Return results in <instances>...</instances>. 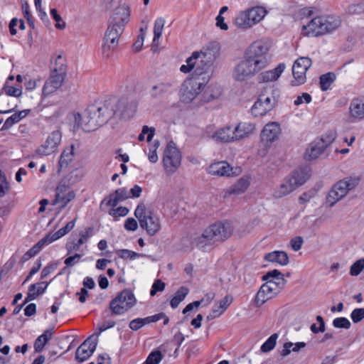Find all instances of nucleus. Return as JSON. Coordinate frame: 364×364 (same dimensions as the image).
<instances>
[{
    "mask_svg": "<svg viewBox=\"0 0 364 364\" xmlns=\"http://www.w3.org/2000/svg\"><path fill=\"white\" fill-rule=\"evenodd\" d=\"M18 117L14 113L11 117L6 119V120L4 122L1 129L2 130H7L10 129L14 124L18 123L19 121L18 119Z\"/></svg>",
    "mask_w": 364,
    "mask_h": 364,
    "instance_id": "obj_59",
    "label": "nucleus"
},
{
    "mask_svg": "<svg viewBox=\"0 0 364 364\" xmlns=\"http://www.w3.org/2000/svg\"><path fill=\"white\" fill-rule=\"evenodd\" d=\"M264 259L268 262L279 263L282 266L287 265L289 262L287 253L284 251L269 252L264 255Z\"/></svg>",
    "mask_w": 364,
    "mask_h": 364,
    "instance_id": "obj_29",
    "label": "nucleus"
},
{
    "mask_svg": "<svg viewBox=\"0 0 364 364\" xmlns=\"http://www.w3.org/2000/svg\"><path fill=\"white\" fill-rule=\"evenodd\" d=\"M304 240L301 237L298 236L291 240V247L294 251H299L303 245Z\"/></svg>",
    "mask_w": 364,
    "mask_h": 364,
    "instance_id": "obj_61",
    "label": "nucleus"
},
{
    "mask_svg": "<svg viewBox=\"0 0 364 364\" xmlns=\"http://www.w3.org/2000/svg\"><path fill=\"white\" fill-rule=\"evenodd\" d=\"M129 213V209L126 207L120 206L117 208H112L109 210V214L114 218L124 217Z\"/></svg>",
    "mask_w": 364,
    "mask_h": 364,
    "instance_id": "obj_50",
    "label": "nucleus"
},
{
    "mask_svg": "<svg viewBox=\"0 0 364 364\" xmlns=\"http://www.w3.org/2000/svg\"><path fill=\"white\" fill-rule=\"evenodd\" d=\"M60 87L61 85H58L55 81H53L50 78H48L45 82V84L42 90L43 96L47 97L53 94L59 88H60Z\"/></svg>",
    "mask_w": 364,
    "mask_h": 364,
    "instance_id": "obj_38",
    "label": "nucleus"
},
{
    "mask_svg": "<svg viewBox=\"0 0 364 364\" xmlns=\"http://www.w3.org/2000/svg\"><path fill=\"white\" fill-rule=\"evenodd\" d=\"M336 138V132L333 129H331L327 131L322 136L318 139V141L325 144V146L327 148Z\"/></svg>",
    "mask_w": 364,
    "mask_h": 364,
    "instance_id": "obj_42",
    "label": "nucleus"
},
{
    "mask_svg": "<svg viewBox=\"0 0 364 364\" xmlns=\"http://www.w3.org/2000/svg\"><path fill=\"white\" fill-rule=\"evenodd\" d=\"M162 359L161 353L159 350L151 352L144 364H159Z\"/></svg>",
    "mask_w": 364,
    "mask_h": 364,
    "instance_id": "obj_47",
    "label": "nucleus"
},
{
    "mask_svg": "<svg viewBox=\"0 0 364 364\" xmlns=\"http://www.w3.org/2000/svg\"><path fill=\"white\" fill-rule=\"evenodd\" d=\"M350 318L354 323H358L364 318V308L355 309L350 314Z\"/></svg>",
    "mask_w": 364,
    "mask_h": 364,
    "instance_id": "obj_53",
    "label": "nucleus"
},
{
    "mask_svg": "<svg viewBox=\"0 0 364 364\" xmlns=\"http://www.w3.org/2000/svg\"><path fill=\"white\" fill-rule=\"evenodd\" d=\"M189 292L188 288L183 286L181 287L175 293L173 297L170 301V305L173 309L178 306L179 304L184 300Z\"/></svg>",
    "mask_w": 364,
    "mask_h": 364,
    "instance_id": "obj_35",
    "label": "nucleus"
},
{
    "mask_svg": "<svg viewBox=\"0 0 364 364\" xmlns=\"http://www.w3.org/2000/svg\"><path fill=\"white\" fill-rule=\"evenodd\" d=\"M281 291L272 282L266 281L261 286L255 296V303L256 306L258 307L261 306L267 301L276 296Z\"/></svg>",
    "mask_w": 364,
    "mask_h": 364,
    "instance_id": "obj_16",
    "label": "nucleus"
},
{
    "mask_svg": "<svg viewBox=\"0 0 364 364\" xmlns=\"http://www.w3.org/2000/svg\"><path fill=\"white\" fill-rule=\"evenodd\" d=\"M181 154L173 141H170L164 150L163 164L166 173H173L181 165Z\"/></svg>",
    "mask_w": 364,
    "mask_h": 364,
    "instance_id": "obj_13",
    "label": "nucleus"
},
{
    "mask_svg": "<svg viewBox=\"0 0 364 364\" xmlns=\"http://www.w3.org/2000/svg\"><path fill=\"white\" fill-rule=\"evenodd\" d=\"M173 85V81L172 80L161 81L152 86L149 93L152 97L156 98L166 94L171 93Z\"/></svg>",
    "mask_w": 364,
    "mask_h": 364,
    "instance_id": "obj_23",
    "label": "nucleus"
},
{
    "mask_svg": "<svg viewBox=\"0 0 364 364\" xmlns=\"http://www.w3.org/2000/svg\"><path fill=\"white\" fill-rule=\"evenodd\" d=\"M311 101V96L306 92L302 93L301 95L298 96L294 101V105L298 106L304 102L309 103Z\"/></svg>",
    "mask_w": 364,
    "mask_h": 364,
    "instance_id": "obj_62",
    "label": "nucleus"
},
{
    "mask_svg": "<svg viewBox=\"0 0 364 364\" xmlns=\"http://www.w3.org/2000/svg\"><path fill=\"white\" fill-rule=\"evenodd\" d=\"M62 134L59 130L51 132L46 141L36 151L41 156H48L55 151L61 141Z\"/></svg>",
    "mask_w": 364,
    "mask_h": 364,
    "instance_id": "obj_18",
    "label": "nucleus"
},
{
    "mask_svg": "<svg viewBox=\"0 0 364 364\" xmlns=\"http://www.w3.org/2000/svg\"><path fill=\"white\" fill-rule=\"evenodd\" d=\"M364 269V259H360L354 262L350 267V274L352 276H358Z\"/></svg>",
    "mask_w": 364,
    "mask_h": 364,
    "instance_id": "obj_48",
    "label": "nucleus"
},
{
    "mask_svg": "<svg viewBox=\"0 0 364 364\" xmlns=\"http://www.w3.org/2000/svg\"><path fill=\"white\" fill-rule=\"evenodd\" d=\"M129 328L133 331H137L144 326L141 318H137L130 321Z\"/></svg>",
    "mask_w": 364,
    "mask_h": 364,
    "instance_id": "obj_64",
    "label": "nucleus"
},
{
    "mask_svg": "<svg viewBox=\"0 0 364 364\" xmlns=\"http://www.w3.org/2000/svg\"><path fill=\"white\" fill-rule=\"evenodd\" d=\"M46 240L47 239L45 237L42 238L36 245H34L30 250H28L29 254H31L33 257L34 256H36L38 252H40L43 247L49 245Z\"/></svg>",
    "mask_w": 364,
    "mask_h": 364,
    "instance_id": "obj_45",
    "label": "nucleus"
},
{
    "mask_svg": "<svg viewBox=\"0 0 364 364\" xmlns=\"http://www.w3.org/2000/svg\"><path fill=\"white\" fill-rule=\"evenodd\" d=\"M130 197L129 193L124 188L117 189L114 193H110L107 197L104 198L101 203L100 208L103 210V206L115 207L119 202L123 201Z\"/></svg>",
    "mask_w": 364,
    "mask_h": 364,
    "instance_id": "obj_20",
    "label": "nucleus"
},
{
    "mask_svg": "<svg viewBox=\"0 0 364 364\" xmlns=\"http://www.w3.org/2000/svg\"><path fill=\"white\" fill-rule=\"evenodd\" d=\"M316 321L319 323V327H317L316 323H313L310 327L311 331L315 334L318 333L319 332H324L326 330V326L323 317L321 316H317Z\"/></svg>",
    "mask_w": 364,
    "mask_h": 364,
    "instance_id": "obj_49",
    "label": "nucleus"
},
{
    "mask_svg": "<svg viewBox=\"0 0 364 364\" xmlns=\"http://www.w3.org/2000/svg\"><path fill=\"white\" fill-rule=\"evenodd\" d=\"M66 233L65 230L62 228L59 229L57 232H55L53 234H48L44 237L46 238L48 243L50 244L53 242L58 240L59 238L62 237L63 236L65 235Z\"/></svg>",
    "mask_w": 364,
    "mask_h": 364,
    "instance_id": "obj_54",
    "label": "nucleus"
},
{
    "mask_svg": "<svg viewBox=\"0 0 364 364\" xmlns=\"http://www.w3.org/2000/svg\"><path fill=\"white\" fill-rule=\"evenodd\" d=\"M235 141L248 136L255 130V125L251 122H240L233 128Z\"/></svg>",
    "mask_w": 364,
    "mask_h": 364,
    "instance_id": "obj_25",
    "label": "nucleus"
},
{
    "mask_svg": "<svg viewBox=\"0 0 364 364\" xmlns=\"http://www.w3.org/2000/svg\"><path fill=\"white\" fill-rule=\"evenodd\" d=\"M5 93L9 96L19 97L22 94V90L21 86L14 87L8 85L6 82L4 87Z\"/></svg>",
    "mask_w": 364,
    "mask_h": 364,
    "instance_id": "obj_44",
    "label": "nucleus"
},
{
    "mask_svg": "<svg viewBox=\"0 0 364 364\" xmlns=\"http://www.w3.org/2000/svg\"><path fill=\"white\" fill-rule=\"evenodd\" d=\"M280 133L281 129L278 123H268L261 132V141L265 146H269L279 138Z\"/></svg>",
    "mask_w": 364,
    "mask_h": 364,
    "instance_id": "obj_19",
    "label": "nucleus"
},
{
    "mask_svg": "<svg viewBox=\"0 0 364 364\" xmlns=\"http://www.w3.org/2000/svg\"><path fill=\"white\" fill-rule=\"evenodd\" d=\"M341 25L338 18L334 16H316L303 26L302 33L306 36H318L331 33Z\"/></svg>",
    "mask_w": 364,
    "mask_h": 364,
    "instance_id": "obj_5",
    "label": "nucleus"
},
{
    "mask_svg": "<svg viewBox=\"0 0 364 364\" xmlns=\"http://www.w3.org/2000/svg\"><path fill=\"white\" fill-rule=\"evenodd\" d=\"M232 301V297L230 295L225 296L223 299L220 300L213 307V314L214 317H217L223 314Z\"/></svg>",
    "mask_w": 364,
    "mask_h": 364,
    "instance_id": "obj_33",
    "label": "nucleus"
},
{
    "mask_svg": "<svg viewBox=\"0 0 364 364\" xmlns=\"http://www.w3.org/2000/svg\"><path fill=\"white\" fill-rule=\"evenodd\" d=\"M206 55V53L195 51L186 59V65H182L180 68L181 73H188L196 66L193 73V80L182 92L181 100L185 103L191 102L200 95L210 80L208 70L210 60L207 59Z\"/></svg>",
    "mask_w": 364,
    "mask_h": 364,
    "instance_id": "obj_1",
    "label": "nucleus"
},
{
    "mask_svg": "<svg viewBox=\"0 0 364 364\" xmlns=\"http://www.w3.org/2000/svg\"><path fill=\"white\" fill-rule=\"evenodd\" d=\"M286 68L284 63H279L275 68L261 73L258 76L259 82H267L277 80Z\"/></svg>",
    "mask_w": 364,
    "mask_h": 364,
    "instance_id": "obj_22",
    "label": "nucleus"
},
{
    "mask_svg": "<svg viewBox=\"0 0 364 364\" xmlns=\"http://www.w3.org/2000/svg\"><path fill=\"white\" fill-rule=\"evenodd\" d=\"M48 284L49 283L46 282L31 284L28 287L27 296L24 300V304H27L28 302L36 299L39 295L43 294L46 291Z\"/></svg>",
    "mask_w": 364,
    "mask_h": 364,
    "instance_id": "obj_24",
    "label": "nucleus"
},
{
    "mask_svg": "<svg viewBox=\"0 0 364 364\" xmlns=\"http://www.w3.org/2000/svg\"><path fill=\"white\" fill-rule=\"evenodd\" d=\"M315 190H309L303 193L299 198V202L300 204H305L309 202L311 198H314L316 196Z\"/></svg>",
    "mask_w": 364,
    "mask_h": 364,
    "instance_id": "obj_55",
    "label": "nucleus"
},
{
    "mask_svg": "<svg viewBox=\"0 0 364 364\" xmlns=\"http://www.w3.org/2000/svg\"><path fill=\"white\" fill-rule=\"evenodd\" d=\"M349 110L352 117L357 119H364V98L353 100L350 102Z\"/></svg>",
    "mask_w": 364,
    "mask_h": 364,
    "instance_id": "obj_26",
    "label": "nucleus"
},
{
    "mask_svg": "<svg viewBox=\"0 0 364 364\" xmlns=\"http://www.w3.org/2000/svg\"><path fill=\"white\" fill-rule=\"evenodd\" d=\"M311 169L308 166L294 171L286 177L279 187L280 196H286L294 191L296 188L303 185L309 178Z\"/></svg>",
    "mask_w": 364,
    "mask_h": 364,
    "instance_id": "obj_10",
    "label": "nucleus"
},
{
    "mask_svg": "<svg viewBox=\"0 0 364 364\" xmlns=\"http://www.w3.org/2000/svg\"><path fill=\"white\" fill-rule=\"evenodd\" d=\"M251 112L255 117H259L266 114L268 112V110L258 98L252 107Z\"/></svg>",
    "mask_w": 364,
    "mask_h": 364,
    "instance_id": "obj_41",
    "label": "nucleus"
},
{
    "mask_svg": "<svg viewBox=\"0 0 364 364\" xmlns=\"http://www.w3.org/2000/svg\"><path fill=\"white\" fill-rule=\"evenodd\" d=\"M268 52V47H247L242 59L234 68V80L245 81L267 67L269 63Z\"/></svg>",
    "mask_w": 364,
    "mask_h": 364,
    "instance_id": "obj_2",
    "label": "nucleus"
},
{
    "mask_svg": "<svg viewBox=\"0 0 364 364\" xmlns=\"http://www.w3.org/2000/svg\"><path fill=\"white\" fill-rule=\"evenodd\" d=\"M66 75L67 74L54 72L53 70H50V75L49 78H50L53 81H55L58 85L62 86Z\"/></svg>",
    "mask_w": 364,
    "mask_h": 364,
    "instance_id": "obj_57",
    "label": "nucleus"
},
{
    "mask_svg": "<svg viewBox=\"0 0 364 364\" xmlns=\"http://www.w3.org/2000/svg\"><path fill=\"white\" fill-rule=\"evenodd\" d=\"M213 138L225 143L235 141L233 127L226 126L220 129L213 134Z\"/></svg>",
    "mask_w": 364,
    "mask_h": 364,
    "instance_id": "obj_27",
    "label": "nucleus"
},
{
    "mask_svg": "<svg viewBox=\"0 0 364 364\" xmlns=\"http://www.w3.org/2000/svg\"><path fill=\"white\" fill-rule=\"evenodd\" d=\"M57 268V264H50L45 267L41 274V278L43 279L47 277L50 274H51L55 269Z\"/></svg>",
    "mask_w": 364,
    "mask_h": 364,
    "instance_id": "obj_63",
    "label": "nucleus"
},
{
    "mask_svg": "<svg viewBox=\"0 0 364 364\" xmlns=\"http://www.w3.org/2000/svg\"><path fill=\"white\" fill-rule=\"evenodd\" d=\"M250 186V180L248 177H242L237 181L235 183L232 185L228 190L227 193L229 195H240L243 193Z\"/></svg>",
    "mask_w": 364,
    "mask_h": 364,
    "instance_id": "obj_31",
    "label": "nucleus"
},
{
    "mask_svg": "<svg viewBox=\"0 0 364 364\" xmlns=\"http://www.w3.org/2000/svg\"><path fill=\"white\" fill-rule=\"evenodd\" d=\"M51 70L67 74L66 59L62 54L55 55L51 58Z\"/></svg>",
    "mask_w": 364,
    "mask_h": 364,
    "instance_id": "obj_32",
    "label": "nucleus"
},
{
    "mask_svg": "<svg viewBox=\"0 0 364 364\" xmlns=\"http://www.w3.org/2000/svg\"><path fill=\"white\" fill-rule=\"evenodd\" d=\"M134 215L139 222L140 227L144 229L149 236H154L161 230L159 217L147 209L145 204L139 203L134 210Z\"/></svg>",
    "mask_w": 364,
    "mask_h": 364,
    "instance_id": "obj_7",
    "label": "nucleus"
},
{
    "mask_svg": "<svg viewBox=\"0 0 364 364\" xmlns=\"http://www.w3.org/2000/svg\"><path fill=\"white\" fill-rule=\"evenodd\" d=\"M111 117L112 112H109V104L107 100L102 105L92 104L85 109L82 118L79 113L75 115L76 124L74 127H81L85 132H93L107 123Z\"/></svg>",
    "mask_w": 364,
    "mask_h": 364,
    "instance_id": "obj_3",
    "label": "nucleus"
},
{
    "mask_svg": "<svg viewBox=\"0 0 364 364\" xmlns=\"http://www.w3.org/2000/svg\"><path fill=\"white\" fill-rule=\"evenodd\" d=\"M358 178H346L338 181L328 192L326 202L333 207L337 202L346 196L349 191L355 188L359 183Z\"/></svg>",
    "mask_w": 364,
    "mask_h": 364,
    "instance_id": "obj_11",
    "label": "nucleus"
},
{
    "mask_svg": "<svg viewBox=\"0 0 364 364\" xmlns=\"http://www.w3.org/2000/svg\"><path fill=\"white\" fill-rule=\"evenodd\" d=\"M107 101L109 104V112H112V117L117 116L122 119H129L134 117L137 110L138 103L132 97H122L118 100Z\"/></svg>",
    "mask_w": 364,
    "mask_h": 364,
    "instance_id": "obj_8",
    "label": "nucleus"
},
{
    "mask_svg": "<svg viewBox=\"0 0 364 364\" xmlns=\"http://www.w3.org/2000/svg\"><path fill=\"white\" fill-rule=\"evenodd\" d=\"M278 335L273 333L267 338V340L262 345L260 350L262 352L267 353L274 349L277 343Z\"/></svg>",
    "mask_w": 364,
    "mask_h": 364,
    "instance_id": "obj_40",
    "label": "nucleus"
},
{
    "mask_svg": "<svg viewBox=\"0 0 364 364\" xmlns=\"http://www.w3.org/2000/svg\"><path fill=\"white\" fill-rule=\"evenodd\" d=\"M336 80V75L333 73L329 72L326 74L321 75L319 77L320 88L322 91L328 90L331 84Z\"/></svg>",
    "mask_w": 364,
    "mask_h": 364,
    "instance_id": "obj_37",
    "label": "nucleus"
},
{
    "mask_svg": "<svg viewBox=\"0 0 364 364\" xmlns=\"http://www.w3.org/2000/svg\"><path fill=\"white\" fill-rule=\"evenodd\" d=\"M117 255L120 258L130 259H135L142 256V255L139 253L126 249L118 250Z\"/></svg>",
    "mask_w": 364,
    "mask_h": 364,
    "instance_id": "obj_43",
    "label": "nucleus"
},
{
    "mask_svg": "<svg viewBox=\"0 0 364 364\" xmlns=\"http://www.w3.org/2000/svg\"><path fill=\"white\" fill-rule=\"evenodd\" d=\"M166 284L161 279H156L154 282L150 291V295L154 296L159 291H163L165 289Z\"/></svg>",
    "mask_w": 364,
    "mask_h": 364,
    "instance_id": "obj_51",
    "label": "nucleus"
},
{
    "mask_svg": "<svg viewBox=\"0 0 364 364\" xmlns=\"http://www.w3.org/2000/svg\"><path fill=\"white\" fill-rule=\"evenodd\" d=\"M326 149L325 144L321 143L318 140L315 141L310 144V147L305 152V157L308 160L317 159L321 155Z\"/></svg>",
    "mask_w": 364,
    "mask_h": 364,
    "instance_id": "obj_28",
    "label": "nucleus"
},
{
    "mask_svg": "<svg viewBox=\"0 0 364 364\" xmlns=\"http://www.w3.org/2000/svg\"><path fill=\"white\" fill-rule=\"evenodd\" d=\"M165 20L163 18L160 17L156 19L154 26L153 44L156 43L160 37L161 36Z\"/></svg>",
    "mask_w": 364,
    "mask_h": 364,
    "instance_id": "obj_39",
    "label": "nucleus"
},
{
    "mask_svg": "<svg viewBox=\"0 0 364 364\" xmlns=\"http://www.w3.org/2000/svg\"><path fill=\"white\" fill-rule=\"evenodd\" d=\"M50 16L56 21L55 27L59 29H63L65 27V23L63 21L61 16L58 14L56 9H50Z\"/></svg>",
    "mask_w": 364,
    "mask_h": 364,
    "instance_id": "obj_52",
    "label": "nucleus"
},
{
    "mask_svg": "<svg viewBox=\"0 0 364 364\" xmlns=\"http://www.w3.org/2000/svg\"><path fill=\"white\" fill-rule=\"evenodd\" d=\"M97 345V338L94 336H90L77 348L75 358L82 363L87 360L94 353Z\"/></svg>",
    "mask_w": 364,
    "mask_h": 364,
    "instance_id": "obj_17",
    "label": "nucleus"
},
{
    "mask_svg": "<svg viewBox=\"0 0 364 364\" xmlns=\"http://www.w3.org/2000/svg\"><path fill=\"white\" fill-rule=\"evenodd\" d=\"M80 258H81V255L78 254V253H75L73 256L67 257L64 261V263L66 265V267H65L63 269V271H65L68 267L74 266L76 263H77L79 262Z\"/></svg>",
    "mask_w": 364,
    "mask_h": 364,
    "instance_id": "obj_56",
    "label": "nucleus"
},
{
    "mask_svg": "<svg viewBox=\"0 0 364 364\" xmlns=\"http://www.w3.org/2000/svg\"><path fill=\"white\" fill-rule=\"evenodd\" d=\"M75 198V193L69 186L60 182L55 188V198L52 201L53 205H59V210L65 208L67 205Z\"/></svg>",
    "mask_w": 364,
    "mask_h": 364,
    "instance_id": "obj_15",
    "label": "nucleus"
},
{
    "mask_svg": "<svg viewBox=\"0 0 364 364\" xmlns=\"http://www.w3.org/2000/svg\"><path fill=\"white\" fill-rule=\"evenodd\" d=\"M124 228L129 231H135L138 228L136 220L133 218H128L125 220Z\"/></svg>",
    "mask_w": 364,
    "mask_h": 364,
    "instance_id": "obj_60",
    "label": "nucleus"
},
{
    "mask_svg": "<svg viewBox=\"0 0 364 364\" xmlns=\"http://www.w3.org/2000/svg\"><path fill=\"white\" fill-rule=\"evenodd\" d=\"M233 229L229 223H216L207 228L202 235L197 239L196 246L204 249L211 242L222 241L228 238Z\"/></svg>",
    "mask_w": 364,
    "mask_h": 364,
    "instance_id": "obj_6",
    "label": "nucleus"
},
{
    "mask_svg": "<svg viewBox=\"0 0 364 364\" xmlns=\"http://www.w3.org/2000/svg\"><path fill=\"white\" fill-rule=\"evenodd\" d=\"M267 282H272L280 290H282L284 288L286 283H287V280L284 278L283 274L279 275V277H274L273 279H271L269 280H267Z\"/></svg>",
    "mask_w": 364,
    "mask_h": 364,
    "instance_id": "obj_58",
    "label": "nucleus"
},
{
    "mask_svg": "<svg viewBox=\"0 0 364 364\" xmlns=\"http://www.w3.org/2000/svg\"><path fill=\"white\" fill-rule=\"evenodd\" d=\"M312 65L311 59L308 57H299L292 66L294 80L291 82L292 86H299L306 82V72Z\"/></svg>",
    "mask_w": 364,
    "mask_h": 364,
    "instance_id": "obj_14",
    "label": "nucleus"
},
{
    "mask_svg": "<svg viewBox=\"0 0 364 364\" xmlns=\"http://www.w3.org/2000/svg\"><path fill=\"white\" fill-rule=\"evenodd\" d=\"M333 326L337 328L349 329L351 323L348 318L345 317H338L333 321Z\"/></svg>",
    "mask_w": 364,
    "mask_h": 364,
    "instance_id": "obj_46",
    "label": "nucleus"
},
{
    "mask_svg": "<svg viewBox=\"0 0 364 364\" xmlns=\"http://www.w3.org/2000/svg\"><path fill=\"white\" fill-rule=\"evenodd\" d=\"M269 90L270 91L269 93L268 92V90H267L266 94L262 93L258 97L260 100V101L264 105V107L268 110V112L272 110L276 104V100L275 97L273 96L272 93L273 90L272 88H269Z\"/></svg>",
    "mask_w": 364,
    "mask_h": 364,
    "instance_id": "obj_36",
    "label": "nucleus"
},
{
    "mask_svg": "<svg viewBox=\"0 0 364 364\" xmlns=\"http://www.w3.org/2000/svg\"><path fill=\"white\" fill-rule=\"evenodd\" d=\"M74 156V146L71 145L67 147L60 155L59 160L60 168H65L68 166L70 162L73 161Z\"/></svg>",
    "mask_w": 364,
    "mask_h": 364,
    "instance_id": "obj_34",
    "label": "nucleus"
},
{
    "mask_svg": "<svg viewBox=\"0 0 364 364\" xmlns=\"http://www.w3.org/2000/svg\"><path fill=\"white\" fill-rule=\"evenodd\" d=\"M129 9L127 6H119L114 10L113 16L105 34L103 46L122 43L121 36L129 21Z\"/></svg>",
    "mask_w": 364,
    "mask_h": 364,
    "instance_id": "obj_4",
    "label": "nucleus"
},
{
    "mask_svg": "<svg viewBox=\"0 0 364 364\" xmlns=\"http://www.w3.org/2000/svg\"><path fill=\"white\" fill-rule=\"evenodd\" d=\"M136 303V299L132 291H122L109 303V308L114 315H121L127 311Z\"/></svg>",
    "mask_w": 364,
    "mask_h": 364,
    "instance_id": "obj_12",
    "label": "nucleus"
},
{
    "mask_svg": "<svg viewBox=\"0 0 364 364\" xmlns=\"http://www.w3.org/2000/svg\"><path fill=\"white\" fill-rule=\"evenodd\" d=\"M267 11L262 6H255L239 12L235 18V26L242 30L249 29L260 22Z\"/></svg>",
    "mask_w": 364,
    "mask_h": 364,
    "instance_id": "obj_9",
    "label": "nucleus"
},
{
    "mask_svg": "<svg viewBox=\"0 0 364 364\" xmlns=\"http://www.w3.org/2000/svg\"><path fill=\"white\" fill-rule=\"evenodd\" d=\"M221 94L220 89L217 86H208L203 88L200 94V101L203 103H207L218 98Z\"/></svg>",
    "mask_w": 364,
    "mask_h": 364,
    "instance_id": "obj_30",
    "label": "nucleus"
},
{
    "mask_svg": "<svg viewBox=\"0 0 364 364\" xmlns=\"http://www.w3.org/2000/svg\"><path fill=\"white\" fill-rule=\"evenodd\" d=\"M208 173L213 176H230L232 168L228 162L221 161L210 165Z\"/></svg>",
    "mask_w": 364,
    "mask_h": 364,
    "instance_id": "obj_21",
    "label": "nucleus"
}]
</instances>
